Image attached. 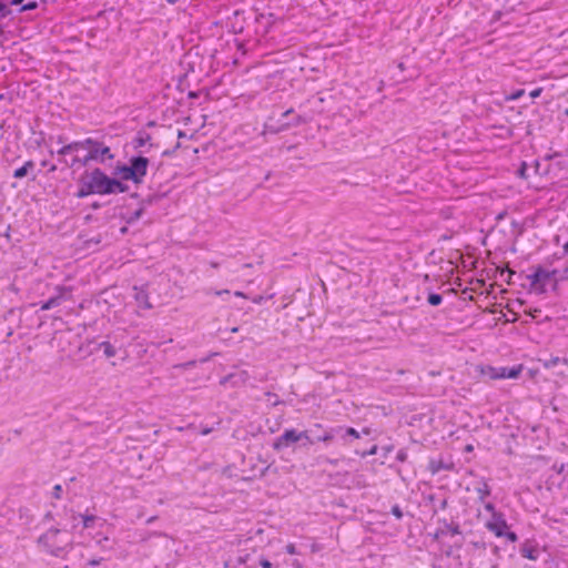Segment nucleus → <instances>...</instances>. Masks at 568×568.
<instances>
[{
	"label": "nucleus",
	"instance_id": "a19ab883",
	"mask_svg": "<svg viewBox=\"0 0 568 568\" xmlns=\"http://www.w3.org/2000/svg\"><path fill=\"white\" fill-rule=\"evenodd\" d=\"M406 457H407L406 452H404V450H399V452L397 453V457H396V458H397V460H399V462H405V460H406Z\"/></svg>",
	"mask_w": 568,
	"mask_h": 568
},
{
	"label": "nucleus",
	"instance_id": "72a5a7b5",
	"mask_svg": "<svg viewBox=\"0 0 568 568\" xmlns=\"http://www.w3.org/2000/svg\"><path fill=\"white\" fill-rule=\"evenodd\" d=\"M23 168H26V172H27V174H29V173L33 172L36 164L32 160H29L23 164Z\"/></svg>",
	"mask_w": 568,
	"mask_h": 568
},
{
	"label": "nucleus",
	"instance_id": "37998d69",
	"mask_svg": "<svg viewBox=\"0 0 568 568\" xmlns=\"http://www.w3.org/2000/svg\"><path fill=\"white\" fill-rule=\"evenodd\" d=\"M524 94V90H519L516 93H514L509 99L510 100H517Z\"/></svg>",
	"mask_w": 568,
	"mask_h": 568
},
{
	"label": "nucleus",
	"instance_id": "0eeeda50",
	"mask_svg": "<svg viewBox=\"0 0 568 568\" xmlns=\"http://www.w3.org/2000/svg\"><path fill=\"white\" fill-rule=\"evenodd\" d=\"M55 291L58 292V294L55 296L50 297L41 305L42 311H48L55 306H59L62 300L64 298L65 293L70 292V288L65 286H57Z\"/></svg>",
	"mask_w": 568,
	"mask_h": 568
},
{
	"label": "nucleus",
	"instance_id": "e2e57ef3",
	"mask_svg": "<svg viewBox=\"0 0 568 568\" xmlns=\"http://www.w3.org/2000/svg\"><path fill=\"white\" fill-rule=\"evenodd\" d=\"M179 136H184V133L182 131H179Z\"/></svg>",
	"mask_w": 568,
	"mask_h": 568
},
{
	"label": "nucleus",
	"instance_id": "a878e982",
	"mask_svg": "<svg viewBox=\"0 0 568 568\" xmlns=\"http://www.w3.org/2000/svg\"><path fill=\"white\" fill-rule=\"evenodd\" d=\"M334 435L332 430L324 432L323 435L318 436L316 439L320 442H331L333 440Z\"/></svg>",
	"mask_w": 568,
	"mask_h": 568
},
{
	"label": "nucleus",
	"instance_id": "338daca9",
	"mask_svg": "<svg viewBox=\"0 0 568 568\" xmlns=\"http://www.w3.org/2000/svg\"><path fill=\"white\" fill-rule=\"evenodd\" d=\"M209 432H210L209 429H204V430H203V434H204V435H205V434H209Z\"/></svg>",
	"mask_w": 568,
	"mask_h": 568
},
{
	"label": "nucleus",
	"instance_id": "864d4df0",
	"mask_svg": "<svg viewBox=\"0 0 568 568\" xmlns=\"http://www.w3.org/2000/svg\"><path fill=\"white\" fill-rule=\"evenodd\" d=\"M325 460L327 463L332 464V465H336L337 464V460H334V459L326 458Z\"/></svg>",
	"mask_w": 568,
	"mask_h": 568
},
{
	"label": "nucleus",
	"instance_id": "aec40b11",
	"mask_svg": "<svg viewBox=\"0 0 568 568\" xmlns=\"http://www.w3.org/2000/svg\"><path fill=\"white\" fill-rule=\"evenodd\" d=\"M111 189H112L111 194H116V193L126 192L129 190V186L126 184L122 183L120 180L112 178L111 179Z\"/></svg>",
	"mask_w": 568,
	"mask_h": 568
},
{
	"label": "nucleus",
	"instance_id": "6e6552de",
	"mask_svg": "<svg viewBox=\"0 0 568 568\" xmlns=\"http://www.w3.org/2000/svg\"><path fill=\"white\" fill-rule=\"evenodd\" d=\"M556 273H557L556 270L549 271V270H545L544 267H541L540 282L537 287L538 294H544L547 291V286L550 283L556 284V281L554 278Z\"/></svg>",
	"mask_w": 568,
	"mask_h": 568
},
{
	"label": "nucleus",
	"instance_id": "5701e85b",
	"mask_svg": "<svg viewBox=\"0 0 568 568\" xmlns=\"http://www.w3.org/2000/svg\"><path fill=\"white\" fill-rule=\"evenodd\" d=\"M427 302L432 306H438L443 302V296L440 294H437V293H430L428 295V297H427Z\"/></svg>",
	"mask_w": 568,
	"mask_h": 568
},
{
	"label": "nucleus",
	"instance_id": "6ab92c4d",
	"mask_svg": "<svg viewBox=\"0 0 568 568\" xmlns=\"http://www.w3.org/2000/svg\"><path fill=\"white\" fill-rule=\"evenodd\" d=\"M99 348L103 351L105 357L111 358L116 355V348L110 342H101Z\"/></svg>",
	"mask_w": 568,
	"mask_h": 568
},
{
	"label": "nucleus",
	"instance_id": "3c124183",
	"mask_svg": "<svg viewBox=\"0 0 568 568\" xmlns=\"http://www.w3.org/2000/svg\"><path fill=\"white\" fill-rule=\"evenodd\" d=\"M12 6L22 3L23 0H10Z\"/></svg>",
	"mask_w": 568,
	"mask_h": 568
},
{
	"label": "nucleus",
	"instance_id": "f03ea898",
	"mask_svg": "<svg viewBox=\"0 0 568 568\" xmlns=\"http://www.w3.org/2000/svg\"><path fill=\"white\" fill-rule=\"evenodd\" d=\"M38 545L54 557L63 558L72 548V535L68 530L50 528L38 538Z\"/></svg>",
	"mask_w": 568,
	"mask_h": 568
},
{
	"label": "nucleus",
	"instance_id": "a211bd4d",
	"mask_svg": "<svg viewBox=\"0 0 568 568\" xmlns=\"http://www.w3.org/2000/svg\"><path fill=\"white\" fill-rule=\"evenodd\" d=\"M519 369H508V368H500V373L491 375V378H515L519 374Z\"/></svg>",
	"mask_w": 568,
	"mask_h": 568
},
{
	"label": "nucleus",
	"instance_id": "bb28decb",
	"mask_svg": "<svg viewBox=\"0 0 568 568\" xmlns=\"http://www.w3.org/2000/svg\"><path fill=\"white\" fill-rule=\"evenodd\" d=\"M28 174L26 172V168H23V165L21 168H18L17 170H14L13 172V178L14 179H23L26 178Z\"/></svg>",
	"mask_w": 568,
	"mask_h": 568
},
{
	"label": "nucleus",
	"instance_id": "58836bf2",
	"mask_svg": "<svg viewBox=\"0 0 568 568\" xmlns=\"http://www.w3.org/2000/svg\"><path fill=\"white\" fill-rule=\"evenodd\" d=\"M194 365H195V361H190V362L180 364L176 367H179V368H189V367H193Z\"/></svg>",
	"mask_w": 568,
	"mask_h": 568
},
{
	"label": "nucleus",
	"instance_id": "4468645a",
	"mask_svg": "<svg viewBox=\"0 0 568 568\" xmlns=\"http://www.w3.org/2000/svg\"><path fill=\"white\" fill-rule=\"evenodd\" d=\"M475 491L478 496V501L484 503L486 497L491 494V489L486 480H483L476 488Z\"/></svg>",
	"mask_w": 568,
	"mask_h": 568
},
{
	"label": "nucleus",
	"instance_id": "de8ad7c7",
	"mask_svg": "<svg viewBox=\"0 0 568 568\" xmlns=\"http://www.w3.org/2000/svg\"><path fill=\"white\" fill-rule=\"evenodd\" d=\"M263 301V296H256L253 298V302L260 304Z\"/></svg>",
	"mask_w": 568,
	"mask_h": 568
},
{
	"label": "nucleus",
	"instance_id": "423d86ee",
	"mask_svg": "<svg viewBox=\"0 0 568 568\" xmlns=\"http://www.w3.org/2000/svg\"><path fill=\"white\" fill-rule=\"evenodd\" d=\"M485 527L493 532L496 537H503L505 530L508 529L505 515L503 513L494 514L491 518L485 524Z\"/></svg>",
	"mask_w": 568,
	"mask_h": 568
},
{
	"label": "nucleus",
	"instance_id": "49530a36",
	"mask_svg": "<svg viewBox=\"0 0 568 568\" xmlns=\"http://www.w3.org/2000/svg\"><path fill=\"white\" fill-rule=\"evenodd\" d=\"M0 3L6 4L7 9H10V6H12L10 0H0Z\"/></svg>",
	"mask_w": 568,
	"mask_h": 568
},
{
	"label": "nucleus",
	"instance_id": "603ef678",
	"mask_svg": "<svg viewBox=\"0 0 568 568\" xmlns=\"http://www.w3.org/2000/svg\"><path fill=\"white\" fill-rule=\"evenodd\" d=\"M234 294L235 296L245 297L244 293L240 291H236Z\"/></svg>",
	"mask_w": 568,
	"mask_h": 568
},
{
	"label": "nucleus",
	"instance_id": "bf43d9fd",
	"mask_svg": "<svg viewBox=\"0 0 568 568\" xmlns=\"http://www.w3.org/2000/svg\"><path fill=\"white\" fill-rule=\"evenodd\" d=\"M102 541H109V538L104 537L103 539L99 540V544H101Z\"/></svg>",
	"mask_w": 568,
	"mask_h": 568
},
{
	"label": "nucleus",
	"instance_id": "2f4dec72",
	"mask_svg": "<svg viewBox=\"0 0 568 568\" xmlns=\"http://www.w3.org/2000/svg\"><path fill=\"white\" fill-rule=\"evenodd\" d=\"M390 513L397 518L400 519L403 517V511L398 505H394L392 507Z\"/></svg>",
	"mask_w": 568,
	"mask_h": 568
},
{
	"label": "nucleus",
	"instance_id": "cd10ccee",
	"mask_svg": "<svg viewBox=\"0 0 568 568\" xmlns=\"http://www.w3.org/2000/svg\"><path fill=\"white\" fill-rule=\"evenodd\" d=\"M11 14V9H7L6 4L0 3V21Z\"/></svg>",
	"mask_w": 568,
	"mask_h": 568
},
{
	"label": "nucleus",
	"instance_id": "69168bd1",
	"mask_svg": "<svg viewBox=\"0 0 568 568\" xmlns=\"http://www.w3.org/2000/svg\"><path fill=\"white\" fill-rule=\"evenodd\" d=\"M36 178H37V175H36V174H33V175H32V178H31V181H34V180H36Z\"/></svg>",
	"mask_w": 568,
	"mask_h": 568
},
{
	"label": "nucleus",
	"instance_id": "1a4fd4ad",
	"mask_svg": "<svg viewBox=\"0 0 568 568\" xmlns=\"http://www.w3.org/2000/svg\"><path fill=\"white\" fill-rule=\"evenodd\" d=\"M88 144H91V138H88L83 141H74L69 144L63 145L60 150L57 151L58 155L64 156L71 152H78L87 148Z\"/></svg>",
	"mask_w": 568,
	"mask_h": 568
},
{
	"label": "nucleus",
	"instance_id": "20e7f679",
	"mask_svg": "<svg viewBox=\"0 0 568 568\" xmlns=\"http://www.w3.org/2000/svg\"><path fill=\"white\" fill-rule=\"evenodd\" d=\"M85 149L88 150V155L91 161L104 163L105 160H112L114 158L109 146L93 139H91V144H88Z\"/></svg>",
	"mask_w": 568,
	"mask_h": 568
},
{
	"label": "nucleus",
	"instance_id": "dca6fc26",
	"mask_svg": "<svg viewBox=\"0 0 568 568\" xmlns=\"http://www.w3.org/2000/svg\"><path fill=\"white\" fill-rule=\"evenodd\" d=\"M59 162L64 163L65 165H68L70 168H73L75 165L87 166L91 162V159H89V155L87 154L83 158H79V156L72 158L70 163H68V161L64 159H59Z\"/></svg>",
	"mask_w": 568,
	"mask_h": 568
},
{
	"label": "nucleus",
	"instance_id": "4d7b16f0",
	"mask_svg": "<svg viewBox=\"0 0 568 568\" xmlns=\"http://www.w3.org/2000/svg\"><path fill=\"white\" fill-rule=\"evenodd\" d=\"M223 293H226V294H227V293H229V291H227V290H224V291H217L215 294H216V295H221V294H223Z\"/></svg>",
	"mask_w": 568,
	"mask_h": 568
},
{
	"label": "nucleus",
	"instance_id": "c85d7f7f",
	"mask_svg": "<svg viewBox=\"0 0 568 568\" xmlns=\"http://www.w3.org/2000/svg\"><path fill=\"white\" fill-rule=\"evenodd\" d=\"M484 504V508L489 511L491 514V516H494V514H499L500 511H497L496 510V507L493 503H483Z\"/></svg>",
	"mask_w": 568,
	"mask_h": 568
},
{
	"label": "nucleus",
	"instance_id": "09e8293b",
	"mask_svg": "<svg viewBox=\"0 0 568 568\" xmlns=\"http://www.w3.org/2000/svg\"><path fill=\"white\" fill-rule=\"evenodd\" d=\"M442 535H446V531L444 529H440L438 530L436 534H435V538H438L439 536Z\"/></svg>",
	"mask_w": 568,
	"mask_h": 568
},
{
	"label": "nucleus",
	"instance_id": "9b49d317",
	"mask_svg": "<svg viewBox=\"0 0 568 568\" xmlns=\"http://www.w3.org/2000/svg\"><path fill=\"white\" fill-rule=\"evenodd\" d=\"M151 140H152L151 134H149L145 131H139L136 136L133 139L132 144H133L134 149H142L146 145L150 149L153 146V144L151 143Z\"/></svg>",
	"mask_w": 568,
	"mask_h": 568
},
{
	"label": "nucleus",
	"instance_id": "f257e3e1",
	"mask_svg": "<svg viewBox=\"0 0 568 568\" xmlns=\"http://www.w3.org/2000/svg\"><path fill=\"white\" fill-rule=\"evenodd\" d=\"M111 179L99 168L85 171L79 179V189L75 197L84 199L91 194H111Z\"/></svg>",
	"mask_w": 568,
	"mask_h": 568
},
{
	"label": "nucleus",
	"instance_id": "b1692460",
	"mask_svg": "<svg viewBox=\"0 0 568 568\" xmlns=\"http://www.w3.org/2000/svg\"><path fill=\"white\" fill-rule=\"evenodd\" d=\"M83 523V528H91L97 519L93 515H80Z\"/></svg>",
	"mask_w": 568,
	"mask_h": 568
},
{
	"label": "nucleus",
	"instance_id": "7ed1b4c3",
	"mask_svg": "<svg viewBox=\"0 0 568 568\" xmlns=\"http://www.w3.org/2000/svg\"><path fill=\"white\" fill-rule=\"evenodd\" d=\"M301 439H307L310 444L314 443V440L310 438L307 430L296 432L295 429H286L280 437L275 439L273 448L280 450Z\"/></svg>",
	"mask_w": 568,
	"mask_h": 568
},
{
	"label": "nucleus",
	"instance_id": "e433bc0d",
	"mask_svg": "<svg viewBox=\"0 0 568 568\" xmlns=\"http://www.w3.org/2000/svg\"><path fill=\"white\" fill-rule=\"evenodd\" d=\"M285 551L290 555H295L297 554V550H296V547L294 544H288L285 546Z\"/></svg>",
	"mask_w": 568,
	"mask_h": 568
},
{
	"label": "nucleus",
	"instance_id": "052dcab7",
	"mask_svg": "<svg viewBox=\"0 0 568 568\" xmlns=\"http://www.w3.org/2000/svg\"><path fill=\"white\" fill-rule=\"evenodd\" d=\"M237 331H239V328H237V327H233V328L231 329V332H232V333H236Z\"/></svg>",
	"mask_w": 568,
	"mask_h": 568
},
{
	"label": "nucleus",
	"instance_id": "0e129e2a",
	"mask_svg": "<svg viewBox=\"0 0 568 568\" xmlns=\"http://www.w3.org/2000/svg\"><path fill=\"white\" fill-rule=\"evenodd\" d=\"M565 274L568 277V266L565 268Z\"/></svg>",
	"mask_w": 568,
	"mask_h": 568
},
{
	"label": "nucleus",
	"instance_id": "2eb2a0df",
	"mask_svg": "<svg viewBox=\"0 0 568 568\" xmlns=\"http://www.w3.org/2000/svg\"><path fill=\"white\" fill-rule=\"evenodd\" d=\"M539 361L542 363V366L546 369L554 368L558 364H561V363L568 366V359L567 358H561L559 356H550L549 358L539 359Z\"/></svg>",
	"mask_w": 568,
	"mask_h": 568
},
{
	"label": "nucleus",
	"instance_id": "f8f14e48",
	"mask_svg": "<svg viewBox=\"0 0 568 568\" xmlns=\"http://www.w3.org/2000/svg\"><path fill=\"white\" fill-rule=\"evenodd\" d=\"M520 554L523 557L530 560H537L539 556L538 549L527 542L521 546Z\"/></svg>",
	"mask_w": 568,
	"mask_h": 568
},
{
	"label": "nucleus",
	"instance_id": "f704fd0d",
	"mask_svg": "<svg viewBox=\"0 0 568 568\" xmlns=\"http://www.w3.org/2000/svg\"><path fill=\"white\" fill-rule=\"evenodd\" d=\"M527 164L525 162L521 163L519 170H518V175L523 179H526L527 178Z\"/></svg>",
	"mask_w": 568,
	"mask_h": 568
},
{
	"label": "nucleus",
	"instance_id": "ddd939ff",
	"mask_svg": "<svg viewBox=\"0 0 568 568\" xmlns=\"http://www.w3.org/2000/svg\"><path fill=\"white\" fill-rule=\"evenodd\" d=\"M116 174H120L122 180L125 181H133L136 184V179L134 178L133 170H131L130 164H124L121 166H118L115 170Z\"/></svg>",
	"mask_w": 568,
	"mask_h": 568
},
{
	"label": "nucleus",
	"instance_id": "ea45409f",
	"mask_svg": "<svg viewBox=\"0 0 568 568\" xmlns=\"http://www.w3.org/2000/svg\"><path fill=\"white\" fill-rule=\"evenodd\" d=\"M377 453V446L374 445L368 452L366 453H363L362 456L365 457V456H371V455H375Z\"/></svg>",
	"mask_w": 568,
	"mask_h": 568
},
{
	"label": "nucleus",
	"instance_id": "680f3d73",
	"mask_svg": "<svg viewBox=\"0 0 568 568\" xmlns=\"http://www.w3.org/2000/svg\"><path fill=\"white\" fill-rule=\"evenodd\" d=\"M3 33V28L2 26L0 24V36Z\"/></svg>",
	"mask_w": 568,
	"mask_h": 568
},
{
	"label": "nucleus",
	"instance_id": "473e14b6",
	"mask_svg": "<svg viewBox=\"0 0 568 568\" xmlns=\"http://www.w3.org/2000/svg\"><path fill=\"white\" fill-rule=\"evenodd\" d=\"M503 537H506L511 542H516L518 540V537H517L516 532H514V531L505 530V534Z\"/></svg>",
	"mask_w": 568,
	"mask_h": 568
},
{
	"label": "nucleus",
	"instance_id": "4be33fe9",
	"mask_svg": "<svg viewBox=\"0 0 568 568\" xmlns=\"http://www.w3.org/2000/svg\"><path fill=\"white\" fill-rule=\"evenodd\" d=\"M444 530L446 531V534H449L452 536L459 535L462 532L459 525L453 524V523H450V524L446 523Z\"/></svg>",
	"mask_w": 568,
	"mask_h": 568
},
{
	"label": "nucleus",
	"instance_id": "13d9d810",
	"mask_svg": "<svg viewBox=\"0 0 568 568\" xmlns=\"http://www.w3.org/2000/svg\"><path fill=\"white\" fill-rule=\"evenodd\" d=\"M47 164H49L47 160L41 161V166H47Z\"/></svg>",
	"mask_w": 568,
	"mask_h": 568
},
{
	"label": "nucleus",
	"instance_id": "5fc2aeb1",
	"mask_svg": "<svg viewBox=\"0 0 568 568\" xmlns=\"http://www.w3.org/2000/svg\"><path fill=\"white\" fill-rule=\"evenodd\" d=\"M564 253L568 254V242L564 245Z\"/></svg>",
	"mask_w": 568,
	"mask_h": 568
},
{
	"label": "nucleus",
	"instance_id": "6e6d98bb",
	"mask_svg": "<svg viewBox=\"0 0 568 568\" xmlns=\"http://www.w3.org/2000/svg\"><path fill=\"white\" fill-rule=\"evenodd\" d=\"M63 141H64V138L62 135H59L58 136V143H63Z\"/></svg>",
	"mask_w": 568,
	"mask_h": 568
},
{
	"label": "nucleus",
	"instance_id": "8fccbe9b",
	"mask_svg": "<svg viewBox=\"0 0 568 568\" xmlns=\"http://www.w3.org/2000/svg\"><path fill=\"white\" fill-rule=\"evenodd\" d=\"M48 171H49L50 173L55 172V171H57V165L51 164Z\"/></svg>",
	"mask_w": 568,
	"mask_h": 568
},
{
	"label": "nucleus",
	"instance_id": "a18cd8bd",
	"mask_svg": "<svg viewBox=\"0 0 568 568\" xmlns=\"http://www.w3.org/2000/svg\"><path fill=\"white\" fill-rule=\"evenodd\" d=\"M293 112H294V111H293V109H288V110H286L285 112H283V113H282V116H283V118L291 116V114H292Z\"/></svg>",
	"mask_w": 568,
	"mask_h": 568
},
{
	"label": "nucleus",
	"instance_id": "c9c22d12",
	"mask_svg": "<svg viewBox=\"0 0 568 568\" xmlns=\"http://www.w3.org/2000/svg\"><path fill=\"white\" fill-rule=\"evenodd\" d=\"M346 435L352 436L354 438H359V433L353 427H348L346 429Z\"/></svg>",
	"mask_w": 568,
	"mask_h": 568
},
{
	"label": "nucleus",
	"instance_id": "79ce46f5",
	"mask_svg": "<svg viewBox=\"0 0 568 568\" xmlns=\"http://www.w3.org/2000/svg\"><path fill=\"white\" fill-rule=\"evenodd\" d=\"M541 91H542V89H541V88H537V89H535V90H532V91L530 92V97H531L532 99H535V98H537V97H539V95H540Z\"/></svg>",
	"mask_w": 568,
	"mask_h": 568
},
{
	"label": "nucleus",
	"instance_id": "f3484780",
	"mask_svg": "<svg viewBox=\"0 0 568 568\" xmlns=\"http://www.w3.org/2000/svg\"><path fill=\"white\" fill-rule=\"evenodd\" d=\"M541 266H536L532 274L527 275V280L530 282L531 290L537 293V287L540 282Z\"/></svg>",
	"mask_w": 568,
	"mask_h": 568
},
{
	"label": "nucleus",
	"instance_id": "c756f323",
	"mask_svg": "<svg viewBox=\"0 0 568 568\" xmlns=\"http://www.w3.org/2000/svg\"><path fill=\"white\" fill-rule=\"evenodd\" d=\"M62 495V487L61 485H55L52 490V497L55 499H60Z\"/></svg>",
	"mask_w": 568,
	"mask_h": 568
},
{
	"label": "nucleus",
	"instance_id": "393cba45",
	"mask_svg": "<svg viewBox=\"0 0 568 568\" xmlns=\"http://www.w3.org/2000/svg\"><path fill=\"white\" fill-rule=\"evenodd\" d=\"M143 214V207H140L138 210H135L132 215L129 217L128 222L129 223H133L135 221H138Z\"/></svg>",
	"mask_w": 568,
	"mask_h": 568
},
{
	"label": "nucleus",
	"instance_id": "4c0bfd02",
	"mask_svg": "<svg viewBox=\"0 0 568 568\" xmlns=\"http://www.w3.org/2000/svg\"><path fill=\"white\" fill-rule=\"evenodd\" d=\"M104 560V558L102 557H99V558H92L88 561V565L89 566H98L100 565L102 561Z\"/></svg>",
	"mask_w": 568,
	"mask_h": 568
},
{
	"label": "nucleus",
	"instance_id": "39448f33",
	"mask_svg": "<svg viewBox=\"0 0 568 568\" xmlns=\"http://www.w3.org/2000/svg\"><path fill=\"white\" fill-rule=\"evenodd\" d=\"M129 164L131 166V170H133L134 178L136 179V184L142 183L148 172L149 159L142 155L132 156L129 160Z\"/></svg>",
	"mask_w": 568,
	"mask_h": 568
},
{
	"label": "nucleus",
	"instance_id": "9d476101",
	"mask_svg": "<svg viewBox=\"0 0 568 568\" xmlns=\"http://www.w3.org/2000/svg\"><path fill=\"white\" fill-rule=\"evenodd\" d=\"M134 300L138 303V306L143 310L152 308V304L149 301V294L143 288L134 287Z\"/></svg>",
	"mask_w": 568,
	"mask_h": 568
},
{
	"label": "nucleus",
	"instance_id": "412c9836",
	"mask_svg": "<svg viewBox=\"0 0 568 568\" xmlns=\"http://www.w3.org/2000/svg\"><path fill=\"white\" fill-rule=\"evenodd\" d=\"M307 119L302 115L294 116L290 122L282 125V129L290 128V126H298L303 123H306Z\"/></svg>",
	"mask_w": 568,
	"mask_h": 568
},
{
	"label": "nucleus",
	"instance_id": "c03bdc74",
	"mask_svg": "<svg viewBox=\"0 0 568 568\" xmlns=\"http://www.w3.org/2000/svg\"><path fill=\"white\" fill-rule=\"evenodd\" d=\"M261 566L263 568H272V564L268 560H262Z\"/></svg>",
	"mask_w": 568,
	"mask_h": 568
},
{
	"label": "nucleus",
	"instance_id": "7c9ffc66",
	"mask_svg": "<svg viewBox=\"0 0 568 568\" xmlns=\"http://www.w3.org/2000/svg\"><path fill=\"white\" fill-rule=\"evenodd\" d=\"M38 7V3L36 1H30L27 4L22 6L20 11H30L34 10Z\"/></svg>",
	"mask_w": 568,
	"mask_h": 568
}]
</instances>
